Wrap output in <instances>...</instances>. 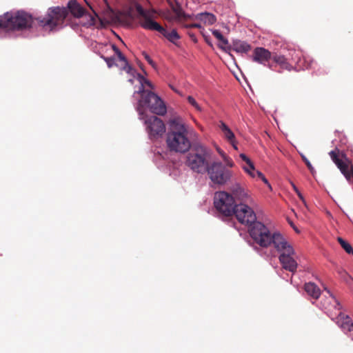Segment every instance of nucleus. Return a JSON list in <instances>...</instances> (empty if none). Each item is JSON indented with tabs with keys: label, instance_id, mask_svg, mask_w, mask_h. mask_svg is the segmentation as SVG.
Instances as JSON below:
<instances>
[{
	"label": "nucleus",
	"instance_id": "a211bd4d",
	"mask_svg": "<svg viewBox=\"0 0 353 353\" xmlns=\"http://www.w3.org/2000/svg\"><path fill=\"white\" fill-rule=\"evenodd\" d=\"M219 128L221 130L223 137L230 142L234 149L238 150L234 134L229 127L225 123L221 122L219 124Z\"/></svg>",
	"mask_w": 353,
	"mask_h": 353
},
{
	"label": "nucleus",
	"instance_id": "a19ab883",
	"mask_svg": "<svg viewBox=\"0 0 353 353\" xmlns=\"http://www.w3.org/2000/svg\"><path fill=\"white\" fill-rule=\"evenodd\" d=\"M90 25H93V24H94V17H92V16H90Z\"/></svg>",
	"mask_w": 353,
	"mask_h": 353
},
{
	"label": "nucleus",
	"instance_id": "c9c22d12",
	"mask_svg": "<svg viewBox=\"0 0 353 353\" xmlns=\"http://www.w3.org/2000/svg\"><path fill=\"white\" fill-rule=\"evenodd\" d=\"M212 33L213 36L219 41H220L224 37L221 34V32L218 30H214L212 31Z\"/></svg>",
	"mask_w": 353,
	"mask_h": 353
},
{
	"label": "nucleus",
	"instance_id": "c85d7f7f",
	"mask_svg": "<svg viewBox=\"0 0 353 353\" xmlns=\"http://www.w3.org/2000/svg\"><path fill=\"white\" fill-rule=\"evenodd\" d=\"M122 15L125 17V18H128L130 20H133L134 19H138V17H139V13L137 12V15L135 17L133 14V10L132 8H130L128 10H126L124 13L122 14ZM139 21V20H138Z\"/></svg>",
	"mask_w": 353,
	"mask_h": 353
},
{
	"label": "nucleus",
	"instance_id": "7ed1b4c3",
	"mask_svg": "<svg viewBox=\"0 0 353 353\" xmlns=\"http://www.w3.org/2000/svg\"><path fill=\"white\" fill-rule=\"evenodd\" d=\"M145 109H148L152 113L160 116H163L167 112L165 104L159 96L151 91L142 90L141 91V99L139 100L137 107L140 119H144Z\"/></svg>",
	"mask_w": 353,
	"mask_h": 353
},
{
	"label": "nucleus",
	"instance_id": "58836bf2",
	"mask_svg": "<svg viewBox=\"0 0 353 353\" xmlns=\"http://www.w3.org/2000/svg\"><path fill=\"white\" fill-rule=\"evenodd\" d=\"M4 14L0 17V28H4Z\"/></svg>",
	"mask_w": 353,
	"mask_h": 353
},
{
	"label": "nucleus",
	"instance_id": "2f4dec72",
	"mask_svg": "<svg viewBox=\"0 0 353 353\" xmlns=\"http://www.w3.org/2000/svg\"><path fill=\"white\" fill-rule=\"evenodd\" d=\"M301 159L305 163L306 166L307 167L308 170L310 171V172L313 174L315 172L314 167L312 165L310 161L306 158V157L303 154H301Z\"/></svg>",
	"mask_w": 353,
	"mask_h": 353
},
{
	"label": "nucleus",
	"instance_id": "f03ea898",
	"mask_svg": "<svg viewBox=\"0 0 353 353\" xmlns=\"http://www.w3.org/2000/svg\"><path fill=\"white\" fill-rule=\"evenodd\" d=\"M134 6L139 13V24L143 28L157 31L172 43L180 38L176 30H172L169 32L154 20L156 14L154 10H145L139 3H135Z\"/></svg>",
	"mask_w": 353,
	"mask_h": 353
},
{
	"label": "nucleus",
	"instance_id": "7c9ffc66",
	"mask_svg": "<svg viewBox=\"0 0 353 353\" xmlns=\"http://www.w3.org/2000/svg\"><path fill=\"white\" fill-rule=\"evenodd\" d=\"M187 100L196 110L201 111V108L192 96H188Z\"/></svg>",
	"mask_w": 353,
	"mask_h": 353
},
{
	"label": "nucleus",
	"instance_id": "1a4fd4ad",
	"mask_svg": "<svg viewBox=\"0 0 353 353\" xmlns=\"http://www.w3.org/2000/svg\"><path fill=\"white\" fill-rule=\"evenodd\" d=\"M206 172L212 182L216 185L227 183L232 176V172L219 161L210 163Z\"/></svg>",
	"mask_w": 353,
	"mask_h": 353
},
{
	"label": "nucleus",
	"instance_id": "ddd939ff",
	"mask_svg": "<svg viewBox=\"0 0 353 353\" xmlns=\"http://www.w3.org/2000/svg\"><path fill=\"white\" fill-rule=\"evenodd\" d=\"M233 214L238 221L250 228L256 222V216L253 210L248 205L240 203L236 206Z\"/></svg>",
	"mask_w": 353,
	"mask_h": 353
},
{
	"label": "nucleus",
	"instance_id": "4c0bfd02",
	"mask_svg": "<svg viewBox=\"0 0 353 353\" xmlns=\"http://www.w3.org/2000/svg\"><path fill=\"white\" fill-rule=\"evenodd\" d=\"M245 172L250 174L252 177L254 178V177H258L256 172H254L252 170H248L247 168H245Z\"/></svg>",
	"mask_w": 353,
	"mask_h": 353
},
{
	"label": "nucleus",
	"instance_id": "39448f33",
	"mask_svg": "<svg viewBox=\"0 0 353 353\" xmlns=\"http://www.w3.org/2000/svg\"><path fill=\"white\" fill-rule=\"evenodd\" d=\"M249 233L254 242L263 248L272 245L275 248L276 239L284 237L279 232H270L263 223L259 221H256L251 225Z\"/></svg>",
	"mask_w": 353,
	"mask_h": 353
},
{
	"label": "nucleus",
	"instance_id": "6e6552de",
	"mask_svg": "<svg viewBox=\"0 0 353 353\" xmlns=\"http://www.w3.org/2000/svg\"><path fill=\"white\" fill-rule=\"evenodd\" d=\"M330 294L333 305L331 307H325L328 316L344 331L351 332L353 330V322L351 318L341 312V305L338 300L327 290Z\"/></svg>",
	"mask_w": 353,
	"mask_h": 353
},
{
	"label": "nucleus",
	"instance_id": "412c9836",
	"mask_svg": "<svg viewBox=\"0 0 353 353\" xmlns=\"http://www.w3.org/2000/svg\"><path fill=\"white\" fill-rule=\"evenodd\" d=\"M232 49L237 52L246 53L251 50V46L245 41L235 40L232 42Z\"/></svg>",
	"mask_w": 353,
	"mask_h": 353
},
{
	"label": "nucleus",
	"instance_id": "e433bc0d",
	"mask_svg": "<svg viewBox=\"0 0 353 353\" xmlns=\"http://www.w3.org/2000/svg\"><path fill=\"white\" fill-rule=\"evenodd\" d=\"M240 157L251 168L253 169V163L250 161V159L245 154H241Z\"/></svg>",
	"mask_w": 353,
	"mask_h": 353
},
{
	"label": "nucleus",
	"instance_id": "37998d69",
	"mask_svg": "<svg viewBox=\"0 0 353 353\" xmlns=\"http://www.w3.org/2000/svg\"><path fill=\"white\" fill-rule=\"evenodd\" d=\"M85 3H87V5L91 8L92 9V8L91 7V6L90 5V3L86 1L85 0Z\"/></svg>",
	"mask_w": 353,
	"mask_h": 353
},
{
	"label": "nucleus",
	"instance_id": "b1692460",
	"mask_svg": "<svg viewBox=\"0 0 353 353\" xmlns=\"http://www.w3.org/2000/svg\"><path fill=\"white\" fill-rule=\"evenodd\" d=\"M337 241L339 243V244L341 245V246L345 250V251L347 254H353V248H352V245L348 242L345 241L341 237H338Z\"/></svg>",
	"mask_w": 353,
	"mask_h": 353
},
{
	"label": "nucleus",
	"instance_id": "423d86ee",
	"mask_svg": "<svg viewBox=\"0 0 353 353\" xmlns=\"http://www.w3.org/2000/svg\"><path fill=\"white\" fill-rule=\"evenodd\" d=\"M68 10L67 8L53 6L49 8L43 17L37 18L38 23L42 27H48L50 30L57 27L62 26L66 19H68Z\"/></svg>",
	"mask_w": 353,
	"mask_h": 353
},
{
	"label": "nucleus",
	"instance_id": "0eeeda50",
	"mask_svg": "<svg viewBox=\"0 0 353 353\" xmlns=\"http://www.w3.org/2000/svg\"><path fill=\"white\" fill-rule=\"evenodd\" d=\"M32 17L23 10L8 12L4 14V28L21 30L32 26Z\"/></svg>",
	"mask_w": 353,
	"mask_h": 353
},
{
	"label": "nucleus",
	"instance_id": "ea45409f",
	"mask_svg": "<svg viewBox=\"0 0 353 353\" xmlns=\"http://www.w3.org/2000/svg\"><path fill=\"white\" fill-rule=\"evenodd\" d=\"M191 28H201V25L198 23H192L190 26Z\"/></svg>",
	"mask_w": 353,
	"mask_h": 353
},
{
	"label": "nucleus",
	"instance_id": "f3484780",
	"mask_svg": "<svg viewBox=\"0 0 353 353\" xmlns=\"http://www.w3.org/2000/svg\"><path fill=\"white\" fill-rule=\"evenodd\" d=\"M65 8H67L68 10V19H70V15L75 18H80L83 17L85 12V9L77 1V0L69 1Z\"/></svg>",
	"mask_w": 353,
	"mask_h": 353
},
{
	"label": "nucleus",
	"instance_id": "bb28decb",
	"mask_svg": "<svg viewBox=\"0 0 353 353\" xmlns=\"http://www.w3.org/2000/svg\"><path fill=\"white\" fill-rule=\"evenodd\" d=\"M138 78H139V81H140V83L141 84V86L139 90L137 92V93L141 94V91L142 90H144L143 84L147 85L151 89L154 88L153 85L152 84V83L149 80L145 79L141 74H138Z\"/></svg>",
	"mask_w": 353,
	"mask_h": 353
},
{
	"label": "nucleus",
	"instance_id": "f8f14e48",
	"mask_svg": "<svg viewBox=\"0 0 353 353\" xmlns=\"http://www.w3.org/2000/svg\"><path fill=\"white\" fill-rule=\"evenodd\" d=\"M143 120L150 139H157L165 134V125L161 119L156 116H144Z\"/></svg>",
	"mask_w": 353,
	"mask_h": 353
},
{
	"label": "nucleus",
	"instance_id": "9d476101",
	"mask_svg": "<svg viewBox=\"0 0 353 353\" xmlns=\"http://www.w3.org/2000/svg\"><path fill=\"white\" fill-rule=\"evenodd\" d=\"M208 154L204 147L196 149L195 152H190L187 156L186 165L194 172L199 174L206 172L210 163H208Z\"/></svg>",
	"mask_w": 353,
	"mask_h": 353
},
{
	"label": "nucleus",
	"instance_id": "393cba45",
	"mask_svg": "<svg viewBox=\"0 0 353 353\" xmlns=\"http://www.w3.org/2000/svg\"><path fill=\"white\" fill-rule=\"evenodd\" d=\"M218 47L226 53H230L232 50V46L229 45L228 40L225 37L219 41Z\"/></svg>",
	"mask_w": 353,
	"mask_h": 353
},
{
	"label": "nucleus",
	"instance_id": "f704fd0d",
	"mask_svg": "<svg viewBox=\"0 0 353 353\" xmlns=\"http://www.w3.org/2000/svg\"><path fill=\"white\" fill-rule=\"evenodd\" d=\"M142 54H143V56L144 57L145 59L148 61V63L153 68H155L156 64L153 61V60L150 58V57L145 52H143Z\"/></svg>",
	"mask_w": 353,
	"mask_h": 353
},
{
	"label": "nucleus",
	"instance_id": "9b49d317",
	"mask_svg": "<svg viewBox=\"0 0 353 353\" xmlns=\"http://www.w3.org/2000/svg\"><path fill=\"white\" fill-rule=\"evenodd\" d=\"M214 205L217 211L225 216L233 215L234 211L237 205L235 204L234 199L232 195L225 191L215 193Z\"/></svg>",
	"mask_w": 353,
	"mask_h": 353
},
{
	"label": "nucleus",
	"instance_id": "aec40b11",
	"mask_svg": "<svg viewBox=\"0 0 353 353\" xmlns=\"http://www.w3.org/2000/svg\"><path fill=\"white\" fill-rule=\"evenodd\" d=\"M272 59L276 63L279 65L281 68L283 70L290 71L293 68L292 65L290 63H288L287 59L283 55L273 53Z\"/></svg>",
	"mask_w": 353,
	"mask_h": 353
},
{
	"label": "nucleus",
	"instance_id": "2eb2a0df",
	"mask_svg": "<svg viewBox=\"0 0 353 353\" xmlns=\"http://www.w3.org/2000/svg\"><path fill=\"white\" fill-rule=\"evenodd\" d=\"M331 159L340 170L347 181L350 179V169H348V164L339 158V150L336 148L329 153Z\"/></svg>",
	"mask_w": 353,
	"mask_h": 353
},
{
	"label": "nucleus",
	"instance_id": "79ce46f5",
	"mask_svg": "<svg viewBox=\"0 0 353 353\" xmlns=\"http://www.w3.org/2000/svg\"><path fill=\"white\" fill-rule=\"evenodd\" d=\"M350 178L352 177L353 178V165H351L350 167Z\"/></svg>",
	"mask_w": 353,
	"mask_h": 353
},
{
	"label": "nucleus",
	"instance_id": "72a5a7b5",
	"mask_svg": "<svg viewBox=\"0 0 353 353\" xmlns=\"http://www.w3.org/2000/svg\"><path fill=\"white\" fill-rule=\"evenodd\" d=\"M291 185H292V187L293 188V190H294V192L296 193L297 196H299V198L303 202L305 203V199H304V197L303 196V194L301 193V192L299 190V189L297 188V187L295 185V184L293 183V182H291Z\"/></svg>",
	"mask_w": 353,
	"mask_h": 353
},
{
	"label": "nucleus",
	"instance_id": "c756f323",
	"mask_svg": "<svg viewBox=\"0 0 353 353\" xmlns=\"http://www.w3.org/2000/svg\"><path fill=\"white\" fill-rule=\"evenodd\" d=\"M243 168H244L245 170V168H247L248 170H252L254 172H256L258 177L261 179L265 183H268V181L265 179V177L264 176V175L261 172H259L258 170H256L254 165H253V169L251 168L250 166H249L248 164H247V166H244Z\"/></svg>",
	"mask_w": 353,
	"mask_h": 353
},
{
	"label": "nucleus",
	"instance_id": "cd10ccee",
	"mask_svg": "<svg viewBox=\"0 0 353 353\" xmlns=\"http://www.w3.org/2000/svg\"><path fill=\"white\" fill-rule=\"evenodd\" d=\"M218 153L222 157L227 166L232 168L234 165L232 160L229 158L225 153L219 148H216Z\"/></svg>",
	"mask_w": 353,
	"mask_h": 353
},
{
	"label": "nucleus",
	"instance_id": "20e7f679",
	"mask_svg": "<svg viewBox=\"0 0 353 353\" xmlns=\"http://www.w3.org/2000/svg\"><path fill=\"white\" fill-rule=\"evenodd\" d=\"M275 250L279 253V260L282 268L294 273L298 267L297 255L292 245L285 237L276 239Z\"/></svg>",
	"mask_w": 353,
	"mask_h": 353
},
{
	"label": "nucleus",
	"instance_id": "dca6fc26",
	"mask_svg": "<svg viewBox=\"0 0 353 353\" xmlns=\"http://www.w3.org/2000/svg\"><path fill=\"white\" fill-rule=\"evenodd\" d=\"M272 54L268 50L262 47H257L253 51L252 60L265 65L266 63L272 59Z\"/></svg>",
	"mask_w": 353,
	"mask_h": 353
},
{
	"label": "nucleus",
	"instance_id": "4be33fe9",
	"mask_svg": "<svg viewBox=\"0 0 353 353\" xmlns=\"http://www.w3.org/2000/svg\"><path fill=\"white\" fill-rule=\"evenodd\" d=\"M111 48L112 50L115 52V54L117 55L118 59L123 62V70H125L128 73H130L133 69L129 65L127 59L122 54V52L120 51V50L117 47L116 45L112 44Z\"/></svg>",
	"mask_w": 353,
	"mask_h": 353
},
{
	"label": "nucleus",
	"instance_id": "5701e85b",
	"mask_svg": "<svg viewBox=\"0 0 353 353\" xmlns=\"http://www.w3.org/2000/svg\"><path fill=\"white\" fill-rule=\"evenodd\" d=\"M199 19L201 21H203L205 23H208V25L213 24L216 20L214 14L208 12L201 13L199 14Z\"/></svg>",
	"mask_w": 353,
	"mask_h": 353
},
{
	"label": "nucleus",
	"instance_id": "f257e3e1",
	"mask_svg": "<svg viewBox=\"0 0 353 353\" xmlns=\"http://www.w3.org/2000/svg\"><path fill=\"white\" fill-rule=\"evenodd\" d=\"M170 130L166 137L167 147L170 152L185 153L191 147L188 137V126L180 117H174L169 121Z\"/></svg>",
	"mask_w": 353,
	"mask_h": 353
},
{
	"label": "nucleus",
	"instance_id": "a878e982",
	"mask_svg": "<svg viewBox=\"0 0 353 353\" xmlns=\"http://www.w3.org/2000/svg\"><path fill=\"white\" fill-rule=\"evenodd\" d=\"M172 10L176 19L181 20V19L185 17V14L180 6L176 5L172 6Z\"/></svg>",
	"mask_w": 353,
	"mask_h": 353
},
{
	"label": "nucleus",
	"instance_id": "4468645a",
	"mask_svg": "<svg viewBox=\"0 0 353 353\" xmlns=\"http://www.w3.org/2000/svg\"><path fill=\"white\" fill-rule=\"evenodd\" d=\"M230 190L232 193L231 195L235 197L236 199L239 201L241 203L243 202L250 203L252 199L250 198L249 191L239 183H234L231 185Z\"/></svg>",
	"mask_w": 353,
	"mask_h": 353
},
{
	"label": "nucleus",
	"instance_id": "6ab92c4d",
	"mask_svg": "<svg viewBox=\"0 0 353 353\" xmlns=\"http://www.w3.org/2000/svg\"><path fill=\"white\" fill-rule=\"evenodd\" d=\"M304 290L308 296L314 299H318L321 294L320 288L314 283H306L304 285Z\"/></svg>",
	"mask_w": 353,
	"mask_h": 353
},
{
	"label": "nucleus",
	"instance_id": "473e14b6",
	"mask_svg": "<svg viewBox=\"0 0 353 353\" xmlns=\"http://www.w3.org/2000/svg\"><path fill=\"white\" fill-rule=\"evenodd\" d=\"M101 57L106 62L108 68H112L114 65L115 59L114 57H106L101 55Z\"/></svg>",
	"mask_w": 353,
	"mask_h": 353
}]
</instances>
